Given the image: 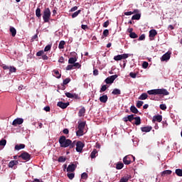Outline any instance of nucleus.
<instances>
[{"mask_svg": "<svg viewBox=\"0 0 182 182\" xmlns=\"http://www.w3.org/2000/svg\"><path fill=\"white\" fill-rule=\"evenodd\" d=\"M128 121H129L130 122H132L134 120V114H131V115H128L127 116Z\"/></svg>", "mask_w": 182, "mask_h": 182, "instance_id": "39", "label": "nucleus"}, {"mask_svg": "<svg viewBox=\"0 0 182 182\" xmlns=\"http://www.w3.org/2000/svg\"><path fill=\"white\" fill-rule=\"evenodd\" d=\"M130 179V176H124L119 180V182H127Z\"/></svg>", "mask_w": 182, "mask_h": 182, "instance_id": "34", "label": "nucleus"}, {"mask_svg": "<svg viewBox=\"0 0 182 182\" xmlns=\"http://www.w3.org/2000/svg\"><path fill=\"white\" fill-rule=\"evenodd\" d=\"M52 45H48L44 48V52H48L50 50Z\"/></svg>", "mask_w": 182, "mask_h": 182, "instance_id": "45", "label": "nucleus"}, {"mask_svg": "<svg viewBox=\"0 0 182 182\" xmlns=\"http://www.w3.org/2000/svg\"><path fill=\"white\" fill-rule=\"evenodd\" d=\"M65 96L69 99H77L78 95L77 94H73L71 92H65Z\"/></svg>", "mask_w": 182, "mask_h": 182, "instance_id": "12", "label": "nucleus"}, {"mask_svg": "<svg viewBox=\"0 0 182 182\" xmlns=\"http://www.w3.org/2000/svg\"><path fill=\"white\" fill-rule=\"evenodd\" d=\"M134 120H135V122H132V124L138 126L140 125L141 124V119L140 117H134Z\"/></svg>", "mask_w": 182, "mask_h": 182, "instance_id": "18", "label": "nucleus"}, {"mask_svg": "<svg viewBox=\"0 0 182 182\" xmlns=\"http://www.w3.org/2000/svg\"><path fill=\"white\" fill-rule=\"evenodd\" d=\"M51 12L49 8H46L43 11V19L45 23H48L50 19Z\"/></svg>", "mask_w": 182, "mask_h": 182, "instance_id": "3", "label": "nucleus"}, {"mask_svg": "<svg viewBox=\"0 0 182 182\" xmlns=\"http://www.w3.org/2000/svg\"><path fill=\"white\" fill-rule=\"evenodd\" d=\"M88 177V175L86 172H83L82 174H81V178L82 179H87Z\"/></svg>", "mask_w": 182, "mask_h": 182, "instance_id": "48", "label": "nucleus"}, {"mask_svg": "<svg viewBox=\"0 0 182 182\" xmlns=\"http://www.w3.org/2000/svg\"><path fill=\"white\" fill-rule=\"evenodd\" d=\"M53 73H54L53 76L60 79L61 77V74L59 73L58 70H53Z\"/></svg>", "mask_w": 182, "mask_h": 182, "instance_id": "19", "label": "nucleus"}, {"mask_svg": "<svg viewBox=\"0 0 182 182\" xmlns=\"http://www.w3.org/2000/svg\"><path fill=\"white\" fill-rule=\"evenodd\" d=\"M141 14H134V16H132V20H139V19H141Z\"/></svg>", "mask_w": 182, "mask_h": 182, "instance_id": "32", "label": "nucleus"}, {"mask_svg": "<svg viewBox=\"0 0 182 182\" xmlns=\"http://www.w3.org/2000/svg\"><path fill=\"white\" fill-rule=\"evenodd\" d=\"M175 173L177 175V176L182 177V170L181 169H176Z\"/></svg>", "mask_w": 182, "mask_h": 182, "instance_id": "38", "label": "nucleus"}, {"mask_svg": "<svg viewBox=\"0 0 182 182\" xmlns=\"http://www.w3.org/2000/svg\"><path fill=\"white\" fill-rule=\"evenodd\" d=\"M58 143L60 144V147L62 148H68L73 149L75 146V141L73 142L71 139H67L65 136H60L58 139Z\"/></svg>", "mask_w": 182, "mask_h": 182, "instance_id": "1", "label": "nucleus"}, {"mask_svg": "<svg viewBox=\"0 0 182 182\" xmlns=\"http://www.w3.org/2000/svg\"><path fill=\"white\" fill-rule=\"evenodd\" d=\"M135 161V157L133 155H127L126 156L124 159L123 162L124 165H130L132 163Z\"/></svg>", "mask_w": 182, "mask_h": 182, "instance_id": "4", "label": "nucleus"}, {"mask_svg": "<svg viewBox=\"0 0 182 182\" xmlns=\"http://www.w3.org/2000/svg\"><path fill=\"white\" fill-rule=\"evenodd\" d=\"M25 146H25V144H17V145H16V146H15V149H16V151H19V150H21V149H24Z\"/></svg>", "mask_w": 182, "mask_h": 182, "instance_id": "21", "label": "nucleus"}, {"mask_svg": "<svg viewBox=\"0 0 182 182\" xmlns=\"http://www.w3.org/2000/svg\"><path fill=\"white\" fill-rule=\"evenodd\" d=\"M130 111L132 113L137 114L139 112L138 109L136 108L134 105L130 107Z\"/></svg>", "mask_w": 182, "mask_h": 182, "instance_id": "29", "label": "nucleus"}, {"mask_svg": "<svg viewBox=\"0 0 182 182\" xmlns=\"http://www.w3.org/2000/svg\"><path fill=\"white\" fill-rule=\"evenodd\" d=\"M70 105V102L64 103L63 102H59L57 104V106L63 109H65Z\"/></svg>", "mask_w": 182, "mask_h": 182, "instance_id": "9", "label": "nucleus"}, {"mask_svg": "<svg viewBox=\"0 0 182 182\" xmlns=\"http://www.w3.org/2000/svg\"><path fill=\"white\" fill-rule=\"evenodd\" d=\"M77 59L75 58H70L68 59V64L73 65L77 62Z\"/></svg>", "mask_w": 182, "mask_h": 182, "instance_id": "22", "label": "nucleus"}, {"mask_svg": "<svg viewBox=\"0 0 182 182\" xmlns=\"http://www.w3.org/2000/svg\"><path fill=\"white\" fill-rule=\"evenodd\" d=\"M36 16L40 18L41 17V12L40 7H38L37 9H36Z\"/></svg>", "mask_w": 182, "mask_h": 182, "instance_id": "27", "label": "nucleus"}, {"mask_svg": "<svg viewBox=\"0 0 182 182\" xmlns=\"http://www.w3.org/2000/svg\"><path fill=\"white\" fill-rule=\"evenodd\" d=\"M152 127H141V130L142 132L149 133L152 130Z\"/></svg>", "mask_w": 182, "mask_h": 182, "instance_id": "14", "label": "nucleus"}, {"mask_svg": "<svg viewBox=\"0 0 182 182\" xmlns=\"http://www.w3.org/2000/svg\"><path fill=\"white\" fill-rule=\"evenodd\" d=\"M9 72H10L11 73H16V68L15 67L11 66V67L9 68Z\"/></svg>", "mask_w": 182, "mask_h": 182, "instance_id": "49", "label": "nucleus"}, {"mask_svg": "<svg viewBox=\"0 0 182 182\" xmlns=\"http://www.w3.org/2000/svg\"><path fill=\"white\" fill-rule=\"evenodd\" d=\"M148 65H149L148 62L144 61V62L142 63V68H143L144 69H146V68H148Z\"/></svg>", "mask_w": 182, "mask_h": 182, "instance_id": "52", "label": "nucleus"}, {"mask_svg": "<svg viewBox=\"0 0 182 182\" xmlns=\"http://www.w3.org/2000/svg\"><path fill=\"white\" fill-rule=\"evenodd\" d=\"M122 55V59L123 60V59H127V58H129V54H126V53H124V54H122V55Z\"/></svg>", "mask_w": 182, "mask_h": 182, "instance_id": "59", "label": "nucleus"}, {"mask_svg": "<svg viewBox=\"0 0 182 182\" xmlns=\"http://www.w3.org/2000/svg\"><path fill=\"white\" fill-rule=\"evenodd\" d=\"M96 154H97V149H93V151L90 154V158L91 159H95L96 158Z\"/></svg>", "mask_w": 182, "mask_h": 182, "instance_id": "31", "label": "nucleus"}, {"mask_svg": "<svg viewBox=\"0 0 182 182\" xmlns=\"http://www.w3.org/2000/svg\"><path fill=\"white\" fill-rule=\"evenodd\" d=\"M157 35V31L155 29H151L149 31V38H154Z\"/></svg>", "mask_w": 182, "mask_h": 182, "instance_id": "17", "label": "nucleus"}, {"mask_svg": "<svg viewBox=\"0 0 182 182\" xmlns=\"http://www.w3.org/2000/svg\"><path fill=\"white\" fill-rule=\"evenodd\" d=\"M75 146H76V151L78 153H81L83 150L85 144L81 141H78L77 142L75 141Z\"/></svg>", "mask_w": 182, "mask_h": 182, "instance_id": "5", "label": "nucleus"}, {"mask_svg": "<svg viewBox=\"0 0 182 182\" xmlns=\"http://www.w3.org/2000/svg\"><path fill=\"white\" fill-rule=\"evenodd\" d=\"M129 76H130L131 77H132V78H136V74L135 73L131 72V73H129Z\"/></svg>", "mask_w": 182, "mask_h": 182, "instance_id": "58", "label": "nucleus"}, {"mask_svg": "<svg viewBox=\"0 0 182 182\" xmlns=\"http://www.w3.org/2000/svg\"><path fill=\"white\" fill-rule=\"evenodd\" d=\"M171 173H172V171L166 170L161 173V176H168V175H171Z\"/></svg>", "mask_w": 182, "mask_h": 182, "instance_id": "25", "label": "nucleus"}, {"mask_svg": "<svg viewBox=\"0 0 182 182\" xmlns=\"http://www.w3.org/2000/svg\"><path fill=\"white\" fill-rule=\"evenodd\" d=\"M48 55H42V59L43 60H48Z\"/></svg>", "mask_w": 182, "mask_h": 182, "instance_id": "61", "label": "nucleus"}, {"mask_svg": "<svg viewBox=\"0 0 182 182\" xmlns=\"http://www.w3.org/2000/svg\"><path fill=\"white\" fill-rule=\"evenodd\" d=\"M83 133H84V130L83 129H78V130L76 132V135L77 136H81L83 135Z\"/></svg>", "mask_w": 182, "mask_h": 182, "instance_id": "35", "label": "nucleus"}, {"mask_svg": "<svg viewBox=\"0 0 182 182\" xmlns=\"http://www.w3.org/2000/svg\"><path fill=\"white\" fill-rule=\"evenodd\" d=\"M70 81H71L70 78H66L65 80H64V81H63V87L62 88L63 90H65V87L64 86L66 85H68L70 82Z\"/></svg>", "mask_w": 182, "mask_h": 182, "instance_id": "28", "label": "nucleus"}, {"mask_svg": "<svg viewBox=\"0 0 182 182\" xmlns=\"http://www.w3.org/2000/svg\"><path fill=\"white\" fill-rule=\"evenodd\" d=\"M132 14H134V13H132V11H129V12H125L124 13L125 16H131Z\"/></svg>", "mask_w": 182, "mask_h": 182, "instance_id": "64", "label": "nucleus"}, {"mask_svg": "<svg viewBox=\"0 0 182 182\" xmlns=\"http://www.w3.org/2000/svg\"><path fill=\"white\" fill-rule=\"evenodd\" d=\"M146 38V36L144 34H142L141 36H140L138 38L139 41H144Z\"/></svg>", "mask_w": 182, "mask_h": 182, "instance_id": "53", "label": "nucleus"}, {"mask_svg": "<svg viewBox=\"0 0 182 182\" xmlns=\"http://www.w3.org/2000/svg\"><path fill=\"white\" fill-rule=\"evenodd\" d=\"M107 85H103L102 86L101 89H100V92L102 93V92H105V91L107 90Z\"/></svg>", "mask_w": 182, "mask_h": 182, "instance_id": "46", "label": "nucleus"}, {"mask_svg": "<svg viewBox=\"0 0 182 182\" xmlns=\"http://www.w3.org/2000/svg\"><path fill=\"white\" fill-rule=\"evenodd\" d=\"M160 109L161 110H166L167 109V106L166 104H161L160 105Z\"/></svg>", "mask_w": 182, "mask_h": 182, "instance_id": "50", "label": "nucleus"}, {"mask_svg": "<svg viewBox=\"0 0 182 182\" xmlns=\"http://www.w3.org/2000/svg\"><path fill=\"white\" fill-rule=\"evenodd\" d=\"M14 166H15L14 161H10V162L9 163V167L13 168Z\"/></svg>", "mask_w": 182, "mask_h": 182, "instance_id": "57", "label": "nucleus"}, {"mask_svg": "<svg viewBox=\"0 0 182 182\" xmlns=\"http://www.w3.org/2000/svg\"><path fill=\"white\" fill-rule=\"evenodd\" d=\"M144 105V102L143 101H138L136 103V107L138 109H140Z\"/></svg>", "mask_w": 182, "mask_h": 182, "instance_id": "43", "label": "nucleus"}, {"mask_svg": "<svg viewBox=\"0 0 182 182\" xmlns=\"http://www.w3.org/2000/svg\"><path fill=\"white\" fill-rule=\"evenodd\" d=\"M23 123V118H16L13 122V125L16 127V125H21Z\"/></svg>", "mask_w": 182, "mask_h": 182, "instance_id": "10", "label": "nucleus"}, {"mask_svg": "<svg viewBox=\"0 0 182 182\" xmlns=\"http://www.w3.org/2000/svg\"><path fill=\"white\" fill-rule=\"evenodd\" d=\"M65 44V42L64 41H60L59 44H58V48L59 49H63Z\"/></svg>", "mask_w": 182, "mask_h": 182, "instance_id": "33", "label": "nucleus"}, {"mask_svg": "<svg viewBox=\"0 0 182 182\" xmlns=\"http://www.w3.org/2000/svg\"><path fill=\"white\" fill-rule=\"evenodd\" d=\"M162 121V116L161 115H154L152 119V122H161Z\"/></svg>", "mask_w": 182, "mask_h": 182, "instance_id": "13", "label": "nucleus"}, {"mask_svg": "<svg viewBox=\"0 0 182 182\" xmlns=\"http://www.w3.org/2000/svg\"><path fill=\"white\" fill-rule=\"evenodd\" d=\"M81 28H82L83 31H86V30L88 29V26H87V25L82 24V25H81Z\"/></svg>", "mask_w": 182, "mask_h": 182, "instance_id": "56", "label": "nucleus"}, {"mask_svg": "<svg viewBox=\"0 0 182 182\" xmlns=\"http://www.w3.org/2000/svg\"><path fill=\"white\" fill-rule=\"evenodd\" d=\"M45 53V51L44 50H39L36 54V55L38 56V57H40V56H43Z\"/></svg>", "mask_w": 182, "mask_h": 182, "instance_id": "47", "label": "nucleus"}, {"mask_svg": "<svg viewBox=\"0 0 182 182\" xmlns=\"http://www.w3.org/2000/svg\"><path fill=\"white\" fill-rule=\"evenodd\" d=\"M77 9V6H74V7H73V8L70 9V12H74V11H75Z\"/></svg>", "mask_w": 182, "mask_h": 182, "instance_id": "62", "label": "nucleus"}, {"mask_svg": "<svg viewBox=\"0 0 182 182\" xmlns=\"http://www.w3.org/2000/svg\"><path fill=\"white\" fill-rule=\"evenodd\" d=\"M82 12V10H78L75 13H73V14H71V18H75L77 16H79V14H80Z\"/></svg>", "mask_w": 182, "mask_h": 182, "instance_id": "26", "label": "nucleus"}, {"mask_svg": "<svg viewBox=\"0 0 182 182\" xmlns=\"http://www.w3.org/2000/svg\"><path fill=\"white\" fill-rule=\"evenodd\" d=\"M102 34L105 37H107L109 36V30L108 29L104 30Z\"/></svg>", "mask_w": 182, "mask_h": 182, "instance_id": "54", "label": "nucleus"}, {"mask_svg": "<svg viewBox=\"0 0 182 182\" xmlns=\"http://www.w3.org/2000/svg\"><path fill=\"white\" fill-rule=\"evenodd\" d=\"M147 93L149 95H163V96H168L169 95V92L167 91L166 89H156L149 90Z\"/></svg>", "mask_w": 182, "mask_h": 182, "instance_id": "2", "label": "nucleus"}, {"mask_svg": "<svg viewBox=\"0 0 182 182\" xmlns=\"http://www.w3.org/2000/svg\"><path fill=\"white\" fill-rule=\"evenodd\" d=\"M6 144V140L5 139H2L0 140V146H5Z\"/></svg>", "mask_w": 182, "mask_h": 182, "instance_id": "51", "label": "nucleus"}, {"mask_svg": "<svg viewBox=\"0 0 182 182\" xmlns=\"http://www.w3.org/2000/svg\"><path fill=\"white\" fill-rule=\"evenodd\" d=\"M67 176L69 179L73 180L75 177V173H68Z\"/></svg>", "mask_w": 182, "mask_h": 182, "instance_id": "41", "label": "nucleus"}, {"mask_svg": "<svg viewBox=\"0 0 182 182\" xmlns=\"http://www.w3.org/2000/svg\"><path fill=\"white\" fill-rule=\"evenodd\" d=\"M10 33L11 34V36L15 37L16 35V30L14 27H11L9 28Z\"/></svg>", "mask_w": 182, "mask_h": 182, "instance_id": "23", "label": "nucleus"}, {"mask_svg": "<svg viewBox=\"0 0 182 182\" xmlns=\"http://www.w3.org/2000/svg\"><path fill=\"white\" fill-rule=\"evenodd\" d=\"M109 25V21H107L106 22L104 23L103 24V27L104 28H107Z\"/></svg>", "mask_w": 182, "mask_h": 182, "instance_id": "60", "label": "nucleus"}, {"mask_svg": "<svg viewBox=\"0 0 182 182\" xmlns=\"http://www.w3.org/2000/svg\"><path fill=\"white\" fill-rule=\"evenodd\" d=\"M108 100V96L107 95H104L100 97V101L102 103H107Z\"/></svg>", "mask_w": 182, "mask_h": 182, "instance_id": "16", "label": "nucleus"}, {"mask_svg": "<svg viewBox=\"0 0 182 182\" xmlns=\"http://www.w3.org/2000/svg\"><path fill=\"white\" fill-rule=\"evenodd\" d=\"M85 125H86V122H80L79 124H78L77 129H78L84 130V129L85 127Z\"/></svg>", "mask_w": 182, "mask_h": 182, "instance_id": "20", "label": "nucleus"}, {"mask_svg": "<svg viewBox=\"0 0 182 182\" xmlns=\"http://www.w3.org/2000/svg\"><path fill=\"white\" fill-rule=\"evenodd\" d=\"M58 63H64V58L63 56L58 59Z\"/></svg>", "mask_w": 182, "mask_h": 182, "instance_id": "63", "label": "nucleus"}, {"mask_svg": "<svg viewBox=\"0 0 182 182\" xmlns=\"http://www.w3.org/2000/svg\"><path fill=\"white\" fill-rule=\"evenodd\" d=\"M18 157L21 158L24 161H28L31 159V155L28 152L24 151V152L21 153V154Z\"/></svg>", "mask_w": 182, "mask_h": 182, "instance_id": "7", "label": "nucleus"}, {"mask_svg": "<svg viewBox=\"0 0 182 182\" xmlns=\"http://www.w3.org/2000/svg\"><path fill=\"white\" fill-rule=\"evenodd\" d=\"M129 37H130V38L136 39V38H137L138 36L134 32H133V33H129Z\"/></svg>", "mask_w": 182, "mask_h": 182, "instance_id": "42", "label": "nucleus"}, {"mask_svg": "<svg viewBox=\"0 0 182 182\" xmlns=\"http://www.w3.org/2000/svg\"><path fill=\"white\" fill-rule=\"evenodd\" d=\"M114 60L115 61H119V60H122V55H117L116 56L114 57Z\"/></svg>", "mask_w": 182, "mask_h": 182, "instance_id": "44", "label": "nucleus"}, {"mask_svg": "<svg viewBox=\"0 0 182 182\" xmlns=\"http://www.w3.org/2000/svg\"><path fill=\"white\" fill-rule=\"evenodd\" d=\"M117 77H118V75H114L107 77L105 82L107 85L112 84L114 80H116Z\"/></svg>", "mask_w": 182, "mask_h": 182, "instance_id": "6", "label": "nucleus"}, {"mask_svg": "<svg viewBox=\"0 0 182 182\" xmlns=\"http://www.w3.org/2000/svg\"><path fill=\"white\" fill-rule=\"evenodd\" d=\"M123 167H124V164H123V163H122V162H119V163L117 164V165H116V168H117V170H120V169H122Z\"/></svg>", "mask_w": 182, "mask_h": 182, "instance_id": "36", "label": "nucleus"}, {"mask_svg": "<svg viewBox=\"0 0 182 182\" xmlns=\"http://www.w3.org/2000/svg\"><path fill=\"white\" fill-rule=\"evenodd\" d=\"M74 68H73V65H68L67 67H66V70H73Z\"/></svg>", "mask_w": 182, "mask_h": 182, "instance_id": "55", "label": "nucleus"}, {"mask_svg": "<svg viewBox=\"0 0 182 182\" xmlns=\"http://www.w3.org/2000/svg\"><path fill=\"white\" fill-rule=\"evenodd\" d=\"M66 161V158L65 156H60L58 159L59 163H64Z\"/></svg>", "mask_w": 182, "mask_h": 182, "instance_id": "40", "label": "nucleus"}, {"mask_svg": "<svg viewBox=\"0 0 182 182\" xmlns=\"http://www.w3.org/2000/svg\"><path fill=\"white\" fill-rule=\"evenodd\" d=\"M76 168H77L76 164H71L68 165V166L67 168V172L73 173L75 171Z\"/></svg>", "mask_w": 182, "mask_h": 182, "instance_id": "8", "label": "nucleus"}, {"mask_svg": "<svg viewBox=\"0 0 182 182\" xmlns=\"http://www.w3.org/2000/svg\"><path fill=\"white\" fill-rule=\"evenodd\" d=\"M73 67L74 69H76V68L79 69L82 67V65L79 63H75L73 64Z\"/></svg>", "mask_w": 182, "mask_h": 182, "instance_id": "37", "label": "nucleus"}, {"mask_svg": "<svg viewBox=\"0 0 182 182\" xmlns=\"http://www.w3.org/2000/svg\"><path fill=\"white\" fill-rule=\"evenodd\" d=\"M86 112V109L84 107H82L78 112V117H82L85 116V114Z\"/></svg>", "mask_w": 182, "mask_h": 182, "instance_id": "15", "label": "nucleus"}, {"mask_svg": "<svg viewBox=\"0 0 182 182\" xmlns=\"http://www.w3.org/2000/svg\"><path fill=\"white\" fill-rule=\"evenodd\" d=\"M171 53L167 52L161 57V60L162 62L167 61L171 58Z\"/></svg>", "mask_w": 182, "mask_h": 182, "instance_id": "11", "label": "nucleus"}, {"mask_svg": "<svg viewBox=\"0 0 182 182\" xmlns=\"http://www.w3.org/2000/svg\"><path fill=\"white\" fill-rule=\"evenodd\" d=\"M148 98V95L146 93H142L139 97V100H144Z\"/></svg>", "mask_w": 182, "mask_h": 182, "instance_id": "30", "label": "nucleus"}, {"mask_svg": "<svg viewBox=\"0 0 182 182\" xmlns=\"http://www.w3.org/2000/svg\"><path fill=\"white\" fill-rule=\"evenodd\" d=\"M112 94L113 95H121V90L119 89L115 88L113 90Z\"/></svg>", "mask_w": 182, "mask_h": 182, "instance_id": "24", "label": "nucleus"}]
</instances>
